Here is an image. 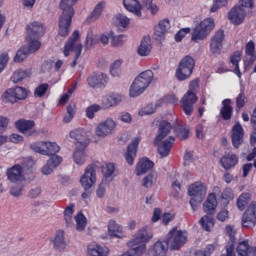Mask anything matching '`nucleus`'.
<instances>
[{"label":"nucleus","instance_id":"nucleus-24","mask_svg":"<svg viewBox=\"0 0 256 256\" xmlns=\"http://www.w3.org/2000/svg\"><path fill=\"white\" fill-rule=\"evenodd\" d=\"M167 251H169V244L167 240L164 242L157 241L153 248H151L148 252V255L150 256H165L167 255Z\"/></svg>","mask_w":256,"mask_h":256},{"label":"nucleus","instance_id":"nucleus-19","mask_svg":"<svg viewBox=\"0 0 256 256\" xmlns=\"http://www.w3.org/2000/svg\"><path fill=\"white\" fill-rule=\"evenodd\" d=\"M225 40V31L218 30L210 42V51L213 55H221L223 51V41Z\"/></svg>","mask_w":256,"mask_h":256},{"label":"nucleus","instance_id":"nucleus-11","mask_svg":"<svg viewBox=\"0 0 256 256\" xmlns=\"http://www.w3.org/2000/svg\"><path fill=\"white\" fill-rule=\"evenodd\" d=\"M30 149L34 151V153H40V155H47L48 157H55L59 151H61V147L57 145V142H33L30 144Z\"/></svg>","mask_w":256,"mask_h":256},{"label":"nucleus","instance_id":"nucleus-16","mask_svg":"<svg viewBox=\"0 0 256 256\" xmlns=\"http://www.w3.org/2000/svg\"><path fill=\"white\" fill-rule=\"evenodd\" d=\"M39 49H41L40 41H32L31 43L29 42V46H23L16 52L14 62L22 63V61L27 59V56L30 55V53H35V51H39Z\"/></svg>","mask_w":256,"mask_h":256},{"label":"nucleus","instance_id":"nucleus-43","mask_svg":"<svg viewBox=\"0 0 256 256\" xmlns=\"http://www.w3.org/2000/svg\"><path fill=\"white\" fill-rule=\"evenodd\" d=\"M121 101H123V96L119 94H110L106 98L105 107H115V105H118Z\"/></svg>","mask_w":256,"mask_h":256},{"label":"nucleus","instance_id":"nucleus-51","mask_svg":"<svg viewBox=\"0 0 256 256\" xmlns=\"http://www.w3.org/2000/svg\"><path fill=\"white\" fill-rule=\"evenodd\" d=\"M245 55H247L248 57H250L251 61H255V59H256V54H255V42H253V40H250V41L246 44Z\"/></svg>","mask_w":256,"mask_h":256},{"label":"nucleus","instance_id":"nucleus-49","mask_svg":"<svg viewBox=\"0 0 256 256\" xmlns=\"http://www.w3.org/2000/svg\"><path fill=\"white\" fill-rule=\"evenodd\" d=\"M20 166L24 173L25 171H33V168L35 167V160H33L31 157L23 158Z\"/></svg>","mask_w":256,"mask_h":256},{"label":"nucleus","instance_id":"nucleus-50","mask_svg":"<svg viewBox=\"0 0 256 256\" xmlns=\"http://www.w3.org/2000/svg\"><path fill=\"white\" fill-rule=\"evenodd\" d=\"M102 173L104 175L103 181L107 182V179H109V177H113V173H115V164H106L105 167L102 168Z\"/></svg>","mask_w":256,"mask_h":256},{"label":"nucleus","instance_id":"nucleus-31","mask_svg":"<svg viewBox=\"0 0 256 256\" xmlns=\"http://www.w3.org/2000/svg\"><path fill=\"white\" fill-rule=\"evenodd\" d=\"M152 49L153 46L151 45V38L149 36H144L137 49V53L140 57H147L151 53Z\"/></svg>","mask_w":256,"mask_h":256},{"label":"nucleus","instance_id":"nucleus-38","mask_svg":"<svg viewBox=\"0 0 256 256\" xmlns=\"http://www.w3.org/2000/svg\"><path fill=\"white\" fill-rule=\"evenodd\" d=\"M108 231L111 237H117L118 239H121V237L124 236L123 228L119 224H117V222H115L114 220L109 221Z\"/></svg>","mask_w":256,"mask_h":256},{"label":"nucleus","instance_id":"nucleus-47","mask_svg":"<svg viewBox=\"0 0 256 256\" xmlns=\"http://www.w3.org/2000/svg\"><path fill=\"white\" fill-rule=\"evenodd\" d=\"M174 133L180 141H185V139H189L190 130L189 127H176Z\"/></svg>","mask_w":256,"mask_h":256},{"label":"nucleus","instance_id":"nucleus-62","mask_svg":"<svg viewBox=\"0 0 256 256\" xmlns=\"http://www.w3.org/2000/svg\"><path fill=\"white\" fill-rule=\"evenodd\" d=\"M187 33H191V28H183L179 30L175 35V41L177 43L183 41V38L185 37V35H187Z\"/></svg>","mask_w":256,"mask_h":256},{"label":"nucleus","instance_id":"nucleus-58","mask_svg":"<svg viewBox=\"0 0 256 256\" xmlns=\"http://www.w3.org/2000/svg\"><path fill=\"white\" fill-rule=\"evenodd\" d=\"M127 36L119 35V36H112L111 45L112 47H121L125 43Z\"/></svg>","mask_w":256,"mask_h":256},{"label":"nucleus","instance_id":"nucleus-10","mask_svg":"<svg viewBox=\"0 0 256 256\" xmlns=\"http://www.w3.org/2000/svg\"><path fill=\"white\" fill-rule=\"evenodd\" d=\"M166 241L171 251H178V249H181L187 243V232L177 230L175 227L168 232Z\"/></svg>","mask_w":256,"mask_h":256},{"label":"nucleus","instance_id":"nucleus-3","mask_svg":"<svg viewBox=\"0 0 256 256\" xmlns=\"http://www.w3.org/2000/svg\"><path fill=\"white\" fill-rule=\"evenodd\" d=\"M71 139H75L76 150L73 154V160L76 165H84L85 161H87V154H85V149H87V145H89V141L85 136V130L78 128L72 130L70 132Z\"/></svg>","mask_w":256,"mask_h":256},{"label":"nucleus","instance_id":"nucleus-27","mask_svg":"<svg viewBox=\"0 0 256 256\" xmlns=\"http://www.w3.org/2000/svg\"><path fill=\"white\" fill-rule=\"evenodd\" d=\"M88 256H107L109 255V248L103 247L96 242H92L87 248Z\"/></svg>","mask_w":256,"mask_h":256},{"label":"nucleus","instance_id":"nucleus-13","mask_svg":"<svg viewBox=\"0 0 256 256\" xmlns=\"http://www.w3.org/2000/svg\"><path fill=\"white\" fill-rule=\"evenodd\" d=\"M27 89L16 86L15 88H10L6 90L2 96L4 103H17V101H24L27 99Z\"/></svg>","mask_w":256,"mask_h":256},{"label":"nucleus","instance_id":"nucleus-48","mask_svg":"<svg viewBox=\"0 0 256 256\" xmlns=\"http://www.w3.org/2000/svg\"><path fill=\"white\" fill-rule=\"evenodd\" d=\"M157 182V174L155 173H150L144 177L142 180V185L143 187H146V189H149L153 187V183Z\"/></svg>","mask_w":256,"mask_h":256},{"label":"nucleus","instance_id":"nucleus-44","mask_svg":"<svg viewBox=\"0 0 256 256\" xmlns=\"http://www.w3.org/2000/svg\"><path fill=\"white\" fill-rule=\"evenodd\" d=\"M103 9H105V2H99L95 6L94 10L92 11V13L88 17V19L90 21H97V19H99V17H101V13H103Z\"/></svg>","mask_w":256,"mask_h":256},{"label":"nucleus","instance_id":"nucleus-8","mask_svg":"<svg viewBox=\"0 0 256 256\" xmlns=\"http://www.w3.org/2000/svg\"><path fill=\"white\" fill-rule=\"evenodd\" d=\"M240 6H235L230 10L228 13V19L233 23L234 25H241L243 21H245V8L253 9L255 7V2L253 0H239Z\"/></svg>","mask_w":256,"mask_h":256},{"label":"nucleus","instance_id":"nucleus-60","mask_svg":"<svg viewBox=\"0 0 256 256\" xmlns=\"http://www.w3.org/2000/svg\"><path fill=\"white\" fill-rule=\"evenodd\" d=\"M143 3L146 8L152 13V15H156V13L159 11V7H157L155 4H153V0H143Z\"/></svg>","mask_w":256,"mask_h":256},{"label":"nucleus","instance_id":"nucleus-23","mask_svg":"<svg viewBox=\"0 0 256 256\" xmlns=\"http://www.w3.org/2000/svg\"><path fill=\"white\" fill-rule=\"evenodd\" d=\"M115 127V121H113L112 119H107L96 127L95 133L97 137H107V135L113 132V129H115Z\"/></svg>","mask_w":256,"mask_h":256},{"label":"nucleus","instance_id":"nucleus-18","mask_svg":"<svg viewBox=\"0 0 256 256\" xmlns=\"http://www.w3.org/2000/svg\"><path fill=\"white\" fill-rule=\"evenodd\" d=\"M245 139V130L239 122H235L231 129V141L235 149H239L243 145Z\"/></svg>","mask_w":256,"mask_h":256},{"label":"nucleus","instance_id":"nucleus-29","mask_svg":"<svg viewBox=\"0 0 256 256\" xmlns=\"http://www.w3.org/2000/svg\"><path fill=\"white\" fill-rule=\"evenodd\" d=\"M220 117L223 121H231L233 117V105H231V99L227 98L222 101Z\"/></svg>","mask_w":256,"mask_h":256},{"label":"nucleus","instance_id":"nucleus-33","mask_svg":"<svg viewBox=\"0 0 256 256\" xmlns=\"http://www.w3.org/2000/svg\"><path fill=\"white\" fill-rule=\"evenodd\" d=\"M89 87H103L107 83V75L105 74H93L87 79Z\"/></svg>","mask_w":256,"mask_h":256},{"label":"nucleus","instance_id":"nucleus-9","mask_svg":"<svg viewBox=\"0 0 256 256\" xmlns=\"http://www.w3.org/2000/svg\"><path fill=\"white\" fill-rule=\"evenodd\" d=\"M195 69V59L189 55L185 56L179 63L176 69V79L178 81H187L193 70Z\"/></svg>","mask_w":256,"mask_h":256},{"label":"nucleus","instance_id":"nucleus-46","mask_svg":"<svg viewBox=\"0 0 256 256\" xmlns=\"http://www.w3.org/2000/svg\"><path fill=\"white\" fill-rule=\"evenodd\" d=\"M73 213H75V204H69L64 210V220L66 225L73 223Z\"/></svg>","mask_w":256,"mask_h":256},{"label":"nucleus","instance_id":"nucleus-21","mask_svg":"<svg viewBox=\"0 0 256 256\" xmlns=\"http://www.w3.org/2000/svg\"><path fill=\"white\" fill-rule=\"evenodd\" d=\"M256 225V202H252L249 208L242 216V226L247 229L255 227Z\"/></svg>","mask_w":256,"mask_h":256},{"label":"nucleus","instance_id":"nucleus-45","mask_svg":"<svg viewBox=\"0 0 256 256\" xmlns=\"http://www.w3.org/2000/svg\"><path fill=\"white\" fill-rule=\"evenodd\" d=\"M74 219L76 221V229L78 231H85V227H87V218L85 215L79 212Z\"/></svg>","mask_w":256,"mask_h":256},{"label":"nucleus","instance_id":"nucleus-12","mask_svg":"<svg viewBox=\"0 0 256 256\" xmlns=\"http://www.w3.org/2000/svg\"><path fill=\"white\" fill-rule=\"evenodd\" d=\"M214 28L215 21L212 18L204 19L194 28L191 39L195 42L203 41Z\"/></svg>","mask_w":256,"mask_h":256},{"label":"nucleus","instance_id":"nucleus-14","mask_svg":"<svg viewBox=\"0 0 256 256\" xmlns=\"http://www.w3.org/2000/svg\"><path fill=\"white\" fill-rule=\"evenodd\" d=\"M26 31L27 43L39 41V37H43V35H45V26H43V23L35 21L27 25Z\"/></svg>","mask_w":256,"mask_h":256},{"label":"nucleus","instance_id":"nucleus-30","mask_svg":"<svg viewBox=\"0 0 256 256\" xmlns=\"http://www.w3.org/2000/svg\"><path fill=\"white\" fill-rule=\"evenodd\" d=\"M239 163V158L235 154H225L220 159V165L225 169L226 171H229V169H233Z\"/></svg>","mask_w":256,"mask_h":256},{"label":"nucleus","instance_id":"nucleus-52","mask_svg":"<svg viewBox=\"0 0 256 256\" xmlns=\"http://www.w3.org/2000/svg\"><path fill=\"white\" fill-rule=\"evenodd\" d=\"M121 65H123V60L114 61L110 67L112 77H119V75H121Z\"/></svg>","mask_w":256,"mask_h":256},{"label":"nucleus","instance_id":"nucleus-2","mask_svg":"<svg viewBox=\"0 0 256 256\" xmlns=\"http://www.w3.org/2000/svg\"><path fill=\"white\" fill-rule=\"evenodd\" d=\"M78 1L79 0H61L60 9L62 10V14L59 19L58 30L60 37H67L69 35V27H71V23H73V17L75 15L73 5Z\"/></svg>","mask_w":256,"mask_h":256},{"label":"nucleus","instance_id":"nucleus-32","mask_svg":"<svg viewBox=\"0 0 256 256\" xmlns=\"http://www.w3.org/2000/svg\"><path fill=\"white\" fill-rule=\"evenodd\" d=\"M154 165H155V163H153V161L149 160V158L140 159L136 166V175H143L144 173L151 171V169H153Z\"/></svg>","mask_w":256,"mask_h":256},{"label":"nucleus","instance_id":"nucleus-26","mask_svg":"<svg viewBox=\"0 0 256 256\" xmlns=\"http://www.w3.org/2000/svg\"><path fill=\"white\" fill-rule=\"evenodd\" d=\"M236 251L239 256H256V249L249 245V240L239 242Z\"/></svg>","mask_w":256,"mask_h":256},{"label":"nucleus","instance_id":"nucleus-22","mask_svg":"<svg viewBox=\"0 0 256 256\" xmlns=\"http://www.w3.org/2000/svg\"><path fill=\"white\" fill-rule=\"evenodd\" d=\"M139 143H141V138L136 137L128 145L125 153V160L128 163V165H133V163H135V157H137V150L139 149Z\"/></svg>","mask_w":256,"mask_h":256},{"label":"nucleus","instance_id":"nucleus-6","mask_svg":"<svg viewBox=\"0 0 256 256\" xmlns=\"http://www.w3.org/2000/svg\"><path fill=\"white\" fill-rule=\"evenodd\" d=\"M188 194L190 197V205L193 211H197V208L203 203L205 195H207V186L201 181L194 182L188 187Z\"/></svg>","mask_w":256,"mask_h":256},{"label":"nucleus","instance_id":"nucleus-41","mask_svg":"<svg viewBox=\"0 0 256 256\" xmlns=\"http://www.w3.org/2000/svg\"><path fill=\"white\" fill-rule=\"evenodd\" d=\"M251 200L250 193H242L237 199V207L239 211H245L247 205H249V201Z\"/></svg>","mask_w":256,"mask_h":256},{"label":"nucleus","instance_id":"nucleus-34","mask_svg":"<svg viewBox=\"0 0 256 256\" xmlns=\"http://www.w3.org/2000/svg\"><path fill=\"white\" fill-rule=\"evenodd\" d=\"M54 249L58 251H63V249L67 248V242L65 241V231L58 230L53 239Z\"/></svg>","mask_w":256,"mask_h":256},{"label":"nucleus","instance_id":"nucleus-55","mask_svg":"<svg viewBox=\"0 0 256 256\" xmlns=\"http://www.w3.org/2000/svg\"><path fill=\"white\" fill-rule=\"evenodd\" d=\"M97 43L98 41L95 38V35H93V32H88L85 40V49H91V47H94Z\"/></svg>","mask_w":256,"mask_h":256},{"label":"nucleus","instance_id":"nucleus-42","mask_svg":"<svg viewBox=\"0 0 256 256\" xmlns=\"http://www.w3.org/2000/svg\"><path fill=\"white\" fill-rule=\"evenodd\" d=\"M200 225L204 231H211V227L215 225V219L211 215H205L200 219Z\"/></svg>","mask_w":256,"mask_h":256},{"label":"nucleus","instance_id":"nucleus-64","mask_svg":"<svg viewBox=\"0 0 256 256\" xmlns=\"http://www.w3.org/2000/svg\"><path fill=\"white\" fill-rule=\"evenodd\" d=\"M10 195L12 197H21L23 195V186H13L10 188Z\"/></svg>","mask_w":256,"mask_h":256},{"label":"nucleus","instance_id":"nucleus-35","mask_svg":"<svg viewBox=\"0 0 256 256\" xmlns=\"http://www.w3.org/2000/svg\"><path fill=\"white\" fill-rule=\"evenodd\" d=\"M123 5L127 11L135 13L137 17H141V3H139V0H123Z\"/></svg>","mask_w":256,"mask_h":256},{"label":"nucleus","instance_id":"nucleus-53","mask_svg":"<svg viewBox=\"0 0 256 256\" xmlns=\"http://www.w3.org/2000/svg\"><path fill=\"white\" fill-rule=\"evenodd\" d=\"M47 91H49V85L47 83L39 84L34 90V97H44Z\"/></svg>","mask_w":256,"mask_h":256},{"label":"nucleus","instance_id":"nucleus-5","mask_svg":"<svg viewBox=\"0 0 256 256\" xmlns=\"http://www.w3.org/2000/svg\"><path fill=\"white\" fill-rule=\"evenodd\" d=\"M79 39H81V35L79 34L78 30H75L64 46V57H69L71 51H75V58L70 64L72 69L77 67V61L81 57V53L83 51V44H78Z\"/></svg>","mask_w":256,"mask_h":256},{"label":"nucleus","instance_id":"nucleus-20","mask_svg":"<svg viewBox=\"0 0 256 256\" xmlns=\"http://www.w3.org/2000/svg\"><path fill=\"white\" fill-rule=\"evenodd\" d=\"M6 177L10 183H20L21 181H25V172H23L21 164H15L11 168H8Z\"/></svg>","mask_w":256,"mask_h":256},{"label":"nucleus","instance_id":"nucleus-54","mask_svg":"<svg viewBox=\"0 0 256 256\" xmlns=\"http://www.w3.org/2000/svg\"><path fill=\"white\" fill-rule=\"evenodd\" d=\"M73 117H75V104H69L67 106V114L63 118L64 123H71Z\"/></svg>","mask_w":256,"mask_h":256},{"label":"nucleus","instance_id":"nucleus-36","mask_svg":"<svg viewBox=\"0 0 256 256\" xmlns=\"http://www.w3.org/2000/svg\"><path fill=\"white\" fill-rule=\"evenodd\" d=\"M215 209H217V195H215V193H211L203 204V211L205 213H213Z\"/></svg>","mask_w":256,"mask_h":256},{"label":"nucleus","instance_id":"nucleus-17","mask_svg":"<svg viewBox=\"0 0 256 256\" xmlns=\"http://www.w3.org/2000/svg\"><path fill=\"white\" fill-rule=\"evenodd\" d=\"M15 127L19 133L26 135V137H35L39 132L35 130V121L20 119L15 122Z\"/></svg>","mask_w":256,"mask_h":256},{"label":"nucleus","instance_id":"nucleus-7","mask_svg":"<svg viewBox=\"0 0 256 256\" xmlns=\"http://www.w3.org/2000/svg\"><path fill=\"white\" fill-rule=\"evenodd\" d=\"M197 89H199V78H196L189 83V90L181 100L182 109L185 115H193V105L194 103H197L199 99L197 94H195Z\"/></svg>","mask_w":256,"mask_h":256},{"label":"nucleus","instance_id":"nucleus-61","mask_svg":"<svg viewBox=\"0 0 256 256\" xmlns=\"http://www.w3.org/2000/svg\"><path fill=\"white\" fill-rule=\"evenodd\" d=\"M8 63H9V54L6 52L2 53L0 55V73H3Z\"/></svg>","mask_w":256,"mask_h":256},{"label":"nucleus","instance_id":"nucleus-57","mask_svg":"<svg viewBox=\"0 0 256 256\" xmlns=\"http://www.w3.org/2000/svg\"><path fill=\"white\" fill-rule=\"evenodd\" d=\"M213 251H215V245L209 244L206 246L204 250H197L195 252L196 256H211L213 254Z\"/></svg>","mask_w":256,"mask_h":256},{"label":"nucleus","instance_id":"nucleus-59","mask_svg":"<svg viewBox=\"0 0 256 256\" xmlns=\"http://www.w3.org/2000/svg\"><path fill=\"white\" fill-rule=\"evenodd\" d=\"M247 103V96H245V92H240L236 98V107L237 109H243L245 104Z\"/></svg>","mask_w":256,"mask_h":256},{"label":"nucleus","instance_id":"nucleus-15","mask_svg":"<svg viewBox=\"0 0 256 256\" xmlns=\"http://www.w3.org/2000/svg\"><path fill=\"white\" fill-rule=\"evenodd\" d=\"M97 181V166L95 164H90L87 166L84 175L80 179L82 187L87 191L95 185Z\"/></svg>","mask_w":256,"mask_h":256},{"label":"nucleus","instance_id":"nucleus-63","mask_svg":"<svg viewBox=\"0 0 256 256\" xmlns=\"http://www.w3.org/2000/svg\"><path fill=\"white\" fill-rule=\"evenodd\" d=\"M225 5H227V0H215L210 13H215L220 7H225Z\"/></svg>","mask_w":256,"mask_h":256},{"label":"nucleus","instance_id":"nucleus-4","mask_svg":"<svg viewBox=\"0 0 256 256\" xmlns=\"http://www.w3.org/2000/svg\"><path fill=\"white\" fill-rule=\"evenodd\" d=\"M154 74L151 70L142 72L132 83L129 90L130 97H139L145 89L153 83Z\"/></svg>","mask_w":256,"mask_h":256},{"label":"nucleus","instance_id":"nucleus-56","mask_svg":"<svg viewBox=\"0 0 256 256\" xmlns=\"http://www.w3.org/2000/svg\"><path fill=\"white\" fill-rule=\"evenodd\" d=\"M101 106L98 104H92L88 108H86V117L88 119H93L95 117V113H99Z\"/></svg>","mask_w":256,"mask_h":256},{"label":"nucleus","instance_id":"nucleus-1","mask_svg":"<svg viewBox=\"0 0 256 256\" xmlns=\"http://www.w3.org/2000/svg\"><path fill=\"white\" fill-rule=\"evenodd\" d=\"M173 126L166 120H162L159 123L158 134L154 139L155 147H158V153L161 157H169L173 144L175 143V137L170 136L164 140L169 133H171Z\"/></svg>","mask_w":256,"mask_h":256},{"label":"nucleus","instance_id":"nucleus-28","mask_svg":"<svg viewBox=\"0 0 256 256\" xmlns=\"http://www.w3.org/2000/svg\"><path fill=\"white\" fill-rule=\"evenodd\" d=\"M171 27V23L169 20L164 19L159 22L157 26L154 28V38L157 41H161L165 37V33Z\"/></svg>","mask_w":256,"mask_h":256},{"label":"nucleus","instance_id":"nucleus-25","mask_svg":"<svg viewBox=\"0 0 256 256\" xmlns=\"http://www.w3.org/2000/svg\"><path fill=\"white\" fill-rule=\"evenodd\" d=\"M61 163H63V158L61 156H51L46 165L42 167V174L51 175V173H53V169L59 167Z\"/></svg>","mask_w":256,"mask_h":256},{"label":"nucleus","instance_id":"nucleus-40","mask_svg":"<svg viewBox=\"0 0 256 256\" xmlns=\"http://www.w3.org/2000/svg\"><path fill=\"white\" fill-rule=\"evenodd\" d=\"M29 77H31V72L23 69H18L12 74L11 81L12 83H21V81L29 79Z\"/></svg>","mask_w":256,"mask_h":256},{"label":"nucleus","instance_id":"nucleus-39","mask_svg":"<svg viewBox=\"0 0 256 256\" xmlns=\"http://www.w3.org/2000/svg\"><path fill=\"white\" fill-rule=\"evenodd\" d=\"M235 197V194L233 193V189L231 188H225L219 196V201L224 205V207H227L231 201H233Z\"/></svg>","mask_w":256,"mask_h":256},{"label":"nucleus","instance_id":"nucleus-37","mask_svg":"<svg viewBox=\"0 0 256 256\" xmlns=\"http://www.w3.org/2000/svg\"><path fill=\"white\" fill-rule=\"evenodd\" d=\"M230 63L234 66L233 73L241 79V76L243 75L241 69H239V63H241V51L237 50L230 55Z\"/></svg>","mask_w":256,"mask_h":256}]
</instances>
